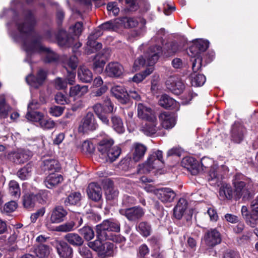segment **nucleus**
I'll return each mask as SVG.
<instances>
[{"label":"nucleus","mask_w":258,"mask_h":258,"mask_svg":"<svg viewBox=\"0 0 258 258\" xmlns=\"http://www.w3.org/2000/svg\"><path fill=\"white\" fill-rule=\"evenodd\" d=\"M14 21L20 34L27 37L24 40V47L27 54L43 53L44 60L47 62H53L58 59V56L56 53L42 45L40 38L33 35V29L36 24V20L31 11H24L21 16L15 18Z\"/></svg>","instance_id":"nucleus-1"},{"label":"nucleus","mask_w":258,"mask_h":258,"mask_svg":"<svg viewBox=\"0 0 258 258\" xmlns=\"http://www.w3.org/2000/svg\"><path fill=\"white\" fill-rule=\"evenodd\" d=\"M204 240L207 246L213 247L221 243V234L216 229H210L205 233Z\"/></svg>","instance_id":"nucleus-10"},{"label":"nucleus","mask_w":258,"mask_h":258,"mask_svg":"<svg viewBox=\"0 0 258 258\" xmlns=\"http://www.w3.org/2000/svg\"><path fill=\"white\" fill-rule=\"evenodd\" d=\"M64 108L61 106H54L50 108L49 113L53 116L58 117L63 113Z\"/></svg>","instance_id":"nucleus-64"},{"label":"nucleus","mask_w":258,"mask_h":258,"mask_svg":"<svg viewBox=\"0 0 258 258\" xmlns=\"http://www.w3.org/2000/svg\"><path fill=\"white\" fill-rule=\"evenodd\" d=\"M39 124L40 126L44 129L50 130L55 126V123L53 120L50 119H46L43 118Z\"/></svg>","instance_id":"nucleus-58"},{"label":"nucleus","mask_w":258,"mask_h":258,"mask_svg":"<svg viewBox=\"0 0 258 258\" xmlns=\"http://www.w3.org/2000/svg\"><path fill=\"white\" fill-rule=\"evenodd\" d=\"M33 167L30 164H27L24 167L21 168L17 173L18 177L21 180L27 179L31 175Z\"/></svg>","instance_id":"nucleus-42"},{"label":"nucleus","mask_w":258,"mask_h":258,"mask_svg":"<svg viewBox=\"0 0 258 258\" xmlns=\"http://www.w3.org/2000/svg\"><path fill=\"white\" fill-rule=\"evenodd\" d=\"M156 196L163 203L171 202L175 198V192L169 188H163L155 190Z\"/></svg>","instance_id":"nucleus-20"},{"label":"nucleus","mask_w":258,"mask_h":258,"mask_svg":"<svg viewBox=\"0 0 258 258\" xmlns=\"http://www.w3.org/2000/svg\"><path fill=\"white\" fill-rule=\"evenodd\" d=\"M37 103L36 102L32 101L28 106V112L26 115L27 119L28 120L34 121L38 122L39 123L43 117L42 113L37 112L33 111L31 110L37 107Z\"/></svg>","instance_id":"nucleus-23"},{"label":"nucleus","mask_w":258,"mask_h":258,"mask_svg":"<svg viewBox=\"0 0 258 258\" xmlns=\"http://www.w3.org/2000/svg\"><path fill=\"white\" fill-rule=\"evenodd\" d=\"M119 213L125 216L128 220L135 221L141 218L144 215V210L140 207H134L119 210Z\"/></svg>","instance_id":"nucleus-13"},{"label":"nucleus","mask_w":258,"mask_h":258,"mask_svg":"<svg viewBox=\"0 0 258 258\" xmlns=\"http://www.w3.org/2000/svg\"><path fill=\"white\" fill-rule=\"evenodd\" d=\"M224 170H227V167L224 165L220 167L214 165L211 167L209 172L208 177L210 184L214 186L220 185L222 179Z\"/></svg>","instance_id":"nucleus-8"},{"label":"nucleus","mask_w":258,"mask_h":258,"mask_svg":"<svg viewBox=\"0 0 258 258\" xmlns=\"http://www.w3.org/2000/svg\"><path fill=\"white\" fill-rule=\"evenodd\" d=\"M159 104L164 108L172 109H175L178 106V103L174 99L166 95L161 97Z\"/></svg>","instance_id":"nucleus-31"},{"label":"nucleus","mask_w":258,"mask_h":258,"mask_svg":"<svg viewBox=\"0 0 258 258\" xmlns=\"http://www.w3.org/2000/svg\"><path fill=\"white\" fill-rule=\"evenodd\" d=\"M162 52L161 47L155 45L150 47L145 54V57L141 56L135 60L134 68L139 69L144 66L146 63L148 66H153L158 60Z\"/></svg>","instance_id":"nucleus-3"},{"label":"nucleus","mask_w":258,"mask_h":258,"mask_svg":"<svg viewBox=\"0 0 258 258\" xmlns=\"http://www.w3.org/2000/svg\"><path fill=\"white\" fill-rule=\"evenodd\" d=\"M104 53H98L94 57L93 69L98 74H101L103 72L105 61L110 56L111 50L109 48L103 50Z\"/></svg>","instance_id":"nucleus-11"},{"label":"nucleus","mask_w":258,"mask_h":258,"mask_svg":"<svg viewBox=\"0 0 258 258\" xmlns=\"http://www.w3.org/2000/svg\"><path fill=\"white\" fill-rule=\"evenodd\" d=\"M163 159L150 160L148 159L146 163L144 165V168L148 171H150L154 169H158L161 168L163 164Z\"/></svg>","instance_id":"nucleus-45"},{"label":"nucleus","mask_w":258,"mask_h":258,"mask_svg":"<svg viewBox=\"0 0 258 258\" xmlns=\"http://www.w3.org/2000/svg\"><path fill=\"white\" fill-rule=\"evenodd\" d=\"M56 248L60 258H72L73 248L67 243L62 241H57Z\"/></svg>","instance_id":"nucleus-19"},{"label":"nucleus","mask_w":258,"mask_h":258,"mask_svg":"<svg viewBox=\"0 0 258 258\" xmlns=\"http://www.w3.org/2000/svg\"><path fill=\"white\" fill-rule=\"evenodd\" d=\"M137 106L138 116L139 118L151 121H155L156 120L154 111L145 103H139Z\"/></svg>","instance_id":"nucleus-12"},{"label":"nucleus","mask_w":258,"mask_h":258,"mask_svg":"<svg viewBox=\"0 0 258 258\" xmlns=\"http://www.w3.org/2000/svg\"><path fill=\"white\" fill-rule=\"evenodd\" d=\"M17 203L14 201H10L4 206H0V210L3 213L8 214L15 211L17 208Z\"/></svg>","instance_id":"nucleus-52"},{"label":"nucleus","mask_w":258,"mask_h":258,"mask_svg":"<svg viewBox=\"0 0 258 258\" xmlns=\"http://www.w3.org/2000/svg\"><path fill=\"white\" fill-rule=\"evenodd\" d=\"M209 47V43L207 41L199 40L197 41L189 48V55L192 57L195 58L192 60V69L193 71L196 73L201 68L202 58L200 55L201 52H204L207 50Z\"/></svg>","instance_id":"nucleus-2"},{"label":"nucleus","mask_w":258,"mask_h":258,"mask_svg":"<svg viewBox=\"0 0 258 258\" xmlns=\"http://www.w3.org/2000/svg\"><path fill=\"white\" fill-rule=\"evenodd\" d=\"M250 217L254 220L258 219V197L253 200L251 203Z\"/></svg>","instance_id":"nucleus-56"},{"label":"nucleus","mask_w":258,"mask_h":258,"mask_svg":"<svg viewBox=\"0 0 258 258\" xmlns=\"http://www.w3.org/2000/svg\"><path fill=\"white\" fill-rule=\"evenodd\" d=\"M112 127L118 134H123L125 131L122 120L120 117L116 115L111 117Z\"/></svg>","instance_id":"nucleus-38"},{"label":"nucleus","mask_w":258,"mask_h":258,"mask_svg":"<svg viewBox=\"0 0 258 258\" xmlns=\"http://www.w3.org/2000/svg\"><path fill=\"white\" fill-rule=\"evenodd\" d=\"M32 156V153L29 150H19L12 152L8 155L10 160L16 164H23Z\"/></svg>","instance_id":"nucleus-14"},{"label":"nucleus","mask_w":258,"mask_h":258,"mask_svg":"<svg viewBox=\"0 0 258 258\" xmlns=\"http://www.w3.org/2000/svg\"><path fill=\"white\" fill-rule=\"evenodd\" d=\"M206 80V77L203 74L193 73L190 75L191 84L193 86H202L205 84Z\"/></svg>","instance_id":"nucleus-46"},{"label":"nucleus","mask_w":258,"mask_h":258,"mask_svg":"<svg viewBox=\"0 0 258 258\" xmlns=\"http://www.w3.org/2000/svg\"><path fill=\"white\" fill-rule=\"evenodd\" d=\"M167 88L175 94H180L184 88V85L176 76H170L166 82Z\"/></svg>","instance_id":"nucleus-15"},{"label":"nucleus","mask_w":258,"mask_h":258,"mask_svg":"<svg viewBox=\"0 0 258 258\" xmlns=\"http://www.w3.org/2000/svg\"><path fill=\"white\" fill-rule=\"evenodd\" d=\"M34 252L39 258H46L50 252V247L43 244H39L35 249Z\"/></svg>","instance_id":"nucleus-41"},{"label":"nucleus","mask_w":258,"mask_h":258,"mask_svg":"<svg viewBox=\"0 0 258 258\" xmlns=\"http://www.w3.org/2000/svg\"><path fill=\"white\" fill-rule=\"evenodd\" d=\"M121 153V149L117 146H112L109 151L104 156L106 158V160L111 162L115 161L118 158Z\"/></svg>","instance_id":"nucleus-44"},{"label":"nucleus","mask_w":258,"mask_h":258,"mask_svg":"<svg viewBox=\"0 0 258 258\" xmlns=\"http://www.w3.org/2000/svg\"><path fill=\"white\" fill-rule=\"evenodd\" d=\"M70 30L74 33V37H78L82 32L83 23L82 22H77L74 26L71 27Z\"/></svg>","instance_id":"nucleus-59"},{"label":"nucleus","mask_w":258,"mask_h":258,"mask_svg":"<svg viewBox=\"0 0 258 258\" xmlns=\"http://www.w3.org/2000/svg\"><path fill=\"white\" fill-rule=\"evenodd\" d=\"M98 127V124L95 120L94 114L92 112H88L86 116L82 120L78 131L80 133H87L89 131L95 130Z\"/></svg>","instance_id":"nucleus-7"},{"label":"nucleus","mask_w":258,"mask_h":258,"mask_svg":"<svg viewBox=\"0 0 258 258\" xmlns=\"http://www.w3.org/2000/svg\"><path fill=\"white\" fill-rule=\"evenodd\" d=\"M75 37L68 34L66 31L60 30L56 36V41L60 46L70 47L73 44Z\"/></svg>","instance_id":"nucleus-18"},{"label":"nucleus","mask_w":258,"mask_h":258,"mask_svg":"<svg viewBox=\"0 0 258 258\" xmlns=\"http://www.w3.org/2000/svg\"><path fill=\"white\" fill-rule=\"evenodd\" d=\"M105 195L107 200H113L118 197V191L113 187H108L106 189Z\"/></svg>","instance_id":"nucleus-57"},{"label":"nucleus","mask_w":258,"mask_h":258,"mask_svg":"<svg viewBox=\"0 0 258 258\" xmlns=\"http://www.w3.org/2000/svg\"><path fill=\"white\" fill-rule=\"evenodd\" d=\"M81 149L84 152L91 153L94 151V146L91 142L87 140L82 143Z\"/></svg>","instance_id":"nucleus-60"},{"label":"nucleus","mask_w":258,"mask_h":258,"mask_svg":"<svg viewBox=\"0 0 258 258\" xmlns=\"http://www.w3.org/2000/svg\"><path fill=\"white\" fill-rule=\"evenodd\" d=\"M245 128L241 125L235 124L231 131V139L236 143H240L243 139Z\"/></svg>","instance_id":"nucleus-27"},{"label":"nucleus","mask_w":258,"mask_h":258,"mask_svg":"<svg viewBox=\"0 0 258 258\" xmlns=\"http://www.w3.org/2000/svg\"><path fill=\"white\" fill-rule=\"evenodd\" d=\"M147 151V147L142 144L134 143L132 147L133 159L135 162L141 160Z\"/></svg>","instance_id":"nucleus-26"},{"label":"nucleus","mask_w":258,"mask_h":258,"mask_svg":"<svg viewBox=\"0 0 258 258\" xmlns=\"http://www.w3.org/2000/svg\"><path fill=\"white\" fill-rule=\"evenodd\" d=\"M146 121L147 122L141 126V130L147 136H151L155 134L157 130L156 126L157 119L155 121Z\"/></svg>","instance_id":"nucleus-37"},{"label":"nucleus","mask_w":258,"mask_h":258,"mask_svg":"<svg viewBox=\"0 0 258 258\" xmlns=\"http://www.w3.org/2000/svg\"><path fill=\"white\" fill-rule=\"evenodd\" d=\"M137 229L140 234L144 237L150 236L152 231L151 225L149 223L144 221L139 223Z\"/></svg>","instance_id":"nucleus-39"},{"label":"nucleus","mask_w":258,"mask_h":258,"mask_svg":"<svg viewBox=\"0 0 258 258\" xmlns=\"http://www.w3.org/2000/svg\"><path fill=\"white\" fill-rule=\"evenodd\" d=\"M75 225L76 222L74 220L69 221L57 226L55 228V230L62 232H70L74 230Z\"/></svg>","instance_id":"nucleus-51"},{"label":"nucleus","mask_w":258,"mask_h":258,"mask_svg":"<svg viewBox=\"0 0 258 258\" xmlns=\"http://www.w3.org/2000/svg\"><path fill=\"white\" fill-rule=\"evenodd\" d=\"M67 215V212L61 206H57L51 211L49 222H47L45 225L48 228H50L51 223L58 224L64 220L65 217Z\"/></svg>","instance_id":"nucleus-9"},{"label":"nucleus","mask_w":258,"mask_h":258,"mask_svg":"<svg viewBox=\"0 0 258 258\" xmlns=\"http://www.w3.org/2000/svg\"><path fill=\"white\" fill-rule=\"evenodd\" d=\"M162 127L165 129L172 128L175 124V119L169 112H163L159 116Z\"/></svg>","instance_id":"nucleus-25"},{"label":"nucleus","mask_w":258,"mask_h":258,"mask_svg":"<svg viewBox=\"0 0 258 258\" xmlns=\"http://www.w3.org/2000/svg\"><path fill=\"white\" fill-rule=\"evenodd\" d=\"M181 164L192 175H197L199 172V165L197 160L192 157H186L183 159Z\"/></svg>","instance_id":"nucleus-24"},{"label":"nucleus","mask_w":258,"mask_h":258,"mask_svg":"<svg viewBox=\"0 0 258 258\" xmlns=\"http://www.w3.org/2000/svg\"><path fill=\"white\" fill-rule=\"evenodd\" d=\"M9 191L10 195L15 198L21 195V190L18 183L15 180H11L9 184Z\"/></svg>","instance_id":"nucleus-48"},{"label":"nucleus","mask_w":258,"mask_h":258,"mask_svg":"<svg viewBox=\"0 0 258 258\" xmlns=\"http://www.w3.org/2000/svg\"><path fill=\"white\" fill-rule=\"evenodd\" d=\"M64 68L67 70V80L70 85H73L75 82V69L77 67L78 60L76 56L73 55L70 57H65L62 59Z\"/></svg>","instance_id":"nucleus-6"},{"label":"nucleus","mask_w":258,"mask_h":258,"mask_svg":"<svg viewBox=\"0 0 258 258\" xmlns=\"http://www.w3.org/2000/svg\"><path fill=\"white\" fill-rule=\"evenodd\" d=\"M99 239L95 240L93 242H90L88 244V246L94 250L95 251H97L98 253L100 251L101 248L103 246V244L101 242V240H103V239H101L98 238Z\"/></svg>","instance_id":"nucleus-61"},{"label":"nucleus","mask_w":258,"mask_h":258,"mask_svg":"<svg viewBox=\"0 0 258 258\" xmlns=\"http://www.w3.org/2000/svg\"><path fill=\"white\" fill-rule=\"evenodd\" d=\"M220 197L223 200H231L234 198V191L230 185L227 183H223L219 189Z\"/></svg>","instance_id":"nucleus-36"},{"label":"nucleus","mask_w":258,"mask_h":258,"mask_svg":"<svg viewBox=\"0 0 258 258\" xmlns=\"http://www.w3.org/2000/svg\"><path fill=\"white\" fill-rule=\"evenodd\" d=\"M167 51L169 55L177 52L179 50V47L176 42H171L167 44Z\"/></svg>","instance_id":"nucleus-63"},{"label":"nucleus","mask_w":258,"mask_h":258,"mask_svg":"<svg viewBox=\"0 0 258 258\" xmlns=\"http://www.w3.org/2000/svg\"><path fill=\"white\" fill-rule=\"evenodd\" d=\"M46 77V72L42 69H40L36 77L30 75L26 78V81L31 87L37 88L43 83Z\"/></svg>","instance_id":"nucleus-16"},{"label":"nucleus","mask_w":258,"mask_h":258,"mask_svg":"<svg viewBox=\"0 0 258 258\" xmlns=\"http://www.w3.org/2000/svg\"><path fill=\"white\" fill-rule=\"evenodd\" d=\"M81 199V195L78 192H74L70 194L64 201L66 205H76Z\"/></svg>","instance_id":"nucleus-53"},{"label":"nucleus","mask_w":258,"mask_h":258,"mask_svg":"<svg viewBox=\"0 0 258 258\" xmlns=\"http://www.w3.org/2000/svg\"><path fill=\"white\" fill-rule=\"evenodd\" d=\"M102 30L99 26L98 29L95 30L94 32L88 37V46H93L94 44L96 43L95 39L102 35Z\"/></svg>","instance_id":"nucleus-55"},{"label":"nucleus","mask_w":258,"mask_h":258,"mask_svg":"<svg viewBox=\"0 0 258 258\" xmlns=\"http://www.w3.org/2000/svg\"><path fill=\"white\" fill-rule=\"evenodd\" d=\"M120 27L132 28L138 24V21L133 18L122 17L118 18Z\"/></svg>","instance_id":"nucleus-49"},{"label":"nucleus","mask_w":258,"mask_h":258,"mask_svg":"<svg viewBox=\"0 0 258 258\" xmlns=\"http://www.w3.org/2000/svg\"><path fill=\"white\" fill-rule=\"evenodd\" d=\"M114 141L111 139H104L100 141L98 145L97 149L103 155L105 156L112 147Z\"/></svg>","instance_id":"nucleus-34"},{"label":"nucleus","mask_w":258,"mask_h":258,"mask_svg":"<svg viewBox=\"0 0 258 258\" xmlns=\"http://www.w3.org/2000/svg\"><path fill=\"white\" fill-rule=\"evenodd\" d=\"M11 106L6 102L4 95L0 96V117L6 118L8 116L9 112L11 110Z\"/></svg>","instance_id":"nucleus-40"},{"label":"nucleus","mask_w":258,"mask_h":258,"mask_svg":"<svg viewBox=\"0 0 258 258\" xmlns=\"http://www.w3.org/2000/svg\"><path fill=\"white\" fill-rule=\"evenodd\" d=\"M87 192L89 198L94 201H99L102 198V189L96 183H90L88 186Z\"/></svg>","instance_id":"nucleus-21"},{"label":"nucleus","mask_w":258,"mask_h":258,"mask_svg":"<svg viewBox=\"0 0 258 258\" xmlns=\"http://www.w3.org/2000/svg\"><path fill=\"white\" fill-rule=\"evenodd\" d=\"M114 244L111 242H105L103 244L102 248L99 252V254L103 257L110 256L113 253Z\"/></svg>","instance_id":"nucleus-47"},{"label":"nucleus","mask_w":258,"mask_h":258,"mask_svg":"<svg viewBox=\"0 0 258 258\" xmlns=\"http://www.w3.org/2000/svg\"><path fill=\"white\" fill-rule=\"evenodd\" d=\"M123 67L118 62H110L106 67V75L110 77H119L123 74Z\"/></svg>","instance_id":"nucleus-22"},{"label":"nucleus","mask_w":258,"mask_h":258,"mask_svg":"<svg viewBox=\"0 0 258 258\" xmlns=\"http://www.w3.org/2000/svg\"><path fill=\"white\" fill-rule=\"evenodd\" d=\"M65 240L74 246H80L84 243L83 239L77 233H69L64 236Z\"/></svg>","instance_id":"nucleus-35"},{"label":"nucleus","mask_w":258,"mask_h":258,"mask_svg":"<svg viewBox=\"0 0 258 258\" xmlns=\"http://www.w3.org/2000/svg\"><path fill=\"white\" fill-rule=\"evenodd\" d=\"M79 231L80 233L87 241L92 239L94 237V232L93 229L89 226H84L80 229Z\"/></svg>","instance_id":"nucleus-54"},{"label":"nucleus","mask_w":258,"mask_h":258,"mask_svg":"<svg viewBox=\"0 0 258 258\" xmlns=\"http://www.w3.org/2000/svg\"><path fill=\"white\" fill-rule=\"evenodd\" d=\"M187 202L184 198H180L173 209L174 217L177 219H180L187 208Z\"/></svg>","instance_id":"nucleus-30"},{"label":"nucleus","mask_w":258,"mask_h":258,"mask_svg":"<svg viewBox=\"0 0 258 258\" xmlns=\"http://www.w3.org/2000/svg\"><path fill=\"white\" fill-rule=\"evenodd\" d=\"M88 91V86L77 85L70 88L69 95L71 97L73 98L81 97L86 94Z\"/></svg>","instance_id":"nucleus-33"},{"label":"nucleus","mask_w":258,"mask_h":258,"mask_svg":"<svg viewBox=\"0 0 258 258\" xmlns=\"http://www.w3.org/2000/svg\"><path fill=\"white\" fill-rule=\"evenodd\" d=\"M240 175H236L233 180V185L234 187V199L239 200L242 197L244 200H248L250 197V192L244 182L240 180Z\"/></svg>","instance_id":"nucleus-5"},{"label":"nucleus","mask_w":258,"mask_h":258,"mask_svg":"<svg viewBox=\"0 0 258 258\" xmlns=\"http://www.w3.org/2000/svg\"><path fill=\"white\" fill-rule=\"evenodd\" d=\"M150 249L145 244L141 245L138 249L137 255L139 257H144L149 253Z\"/></svg>","instance_id":"nucleus-62"},{"label":"nucleus","mask_w":258,"mask_h":258,"mask_svg":"<svg viewBox=\"0 0 258 258\" xmlns=\"http://www.w3.org/2000/svg\"><path fill=\"white\" fill-rule=\"evenodd\" d=\"M120 20L116 19L113 21L106 22L100 26V28L104 30H113L115 31L120 28Z\"/></svg>","instance_id":"nucleus-50"},{"label":"nucleus","mask_w":258,"mask_h":258,"mask_svg":"<svg viewBox=\"0 0 258 258\" xmlns=\"http://www.w3.org/2000/svg\"><path fill=\"white\" fill-rule=\"evenodd\" d=\"M62 180L63 177L60 174L52 173L47 176L44 180V183L47 188H52Z\"/></svg>","instance_id":"nucleus-29"},{"label":"nucleus","mask_w":258,"mask_h":258,"mask_svg":"<svg viewBox=\"0 0 258 258\" xmlns=\"http://www.w3.org/2000/svg\"><path fill=\"white\" fill-rule=\"evenodd\" d=\"M58 161L54 159L48 158L44 160L41 165V168L44 171L56 172L60 169Z\"/></svg>","instance_id":"nucleus-28"},{"label":"nucleus","mask_w":258,"mask_h":258,"mask_svg":"<svg viewBox=\"0 0 258 258\" xmlns=\"http://www.w3.org/2000/svg\"><path fill=\"white\" fill-rule=\"evenodd\" d=\"M97 237L103 240H106L108 236L112 234V232L120 231V223L114 219L104 220L101 224L96 226Z\"/></svg>","instance_id":"nucleus-4"},{"label":"nucleus","mask_w":258,"mask_h":258,"mask_svg":"<svg viewBox=\"0 0 258 258\" xmlns=\"http://www.w3.org/2000/svg\"><path fill=\"white\" fill-rule=\"evenodd\" d=\"M79 79L83 83L90 82L93 79L91 72L85 66H81L78 71Z\"/></svg>","instance_id":"nucleus-32"},{"label":"nucleus","mask_w":258,"mask_h":258,"mask_svg":"<svg viewBox=\"0 0 258 258\" xmlns=\"http://www.w3.org/2000/svg\"><path fill=\"white\" fill-rule=\"evenodd\" d=\"M36 201V196L32 193H27L23 197V204L26 208H31L34 206Z\"/></svg>","instance_id":"nucleus-43"},{"label":"nucleus","mask_w":258,"mask_h":258,"mask_svg":"<svg viewBox=\"0 0 258 258\" xmlns=\"http://www.w3.org/2000/svg\"><path fill=\"white\" fill-rule=\"evenodd\" d=\"M112 95L122 104H125L128 100V92L123 87L114 86L111 89Z\"/></svg>","instance_id":"nucleus-17"}]
</instances>
